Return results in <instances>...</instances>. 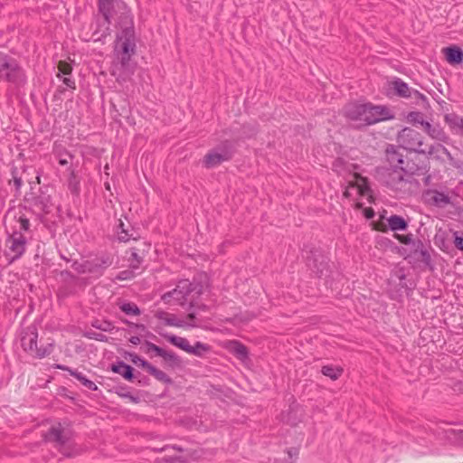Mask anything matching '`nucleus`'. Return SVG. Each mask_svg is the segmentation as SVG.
<instances>
[{
	"label": "nucleus",
	"instance_id": "1",
	"mask_svg": "<svg viewBox=\"0 0 463 463\" xmlns=\"http://www.w3.org/2000/svg\"><path fill=\"white\" fill-rule=\"evenodd\" d=\"M204 290V284L194 279L193 281L189 279H182L178 281L176 287L162 296V299L165 303H174L183 307L187 306L186 309L189 311L185 318H196L200 316L201 311H205L207 306L198 303L196 299L203 294Z\"/></svg>",
	"mask_w": 463,
	"mask_h": 463
},
{
	"label": "nucleus",
	"instance_id": "2",
	"mask_svg": "<svg viewBox=\"0 0 463 463\" xmlns=\"http://www.w3.org/2000/svg\"><path fill=\"white\" fill-rule=\"evenodd\" d=\"M377 180L396 197L404 198L417 191L419 182L407 168H376Z\"/></svg>",
	"mask_w": 463,
	"mask_h": 463
},
{
	"label": "nucleus",
	"instance_id": "3",
	"mask_svg": "<svg viewBox=\"0 0 463 463\" xmlns=\"http://www.w3.org/2000/svg\"><path fill=\"white\" fill-rule=\"evenodd\" d=\"M345 115L353 122L352 127L354 128H361L393 118V115L387 107L375 106L371 103L349 104L345 109Z\"/></svg>",
	"mask_w": 463,
	"mask_h": 463
},
{
	"label": "nucleus",
	"instance_id": "4",
	"mask_svg": "<svg viewBox=\"0 0 463 463\" xmlns=\"http://www.w3.org/2000/svg\"><path fill=\"white\" fill-rule=\"evenodd\" d=\"M38 325L34 321L30 325H25L22 323L21 333H20V341L21 345L27 354L35 358H44L50 355L53 351V345L52 343H48L45 345H38Z\"/></svg>",
	"mask_w": 463,
	"mask_h": 463
},
{
	"label": "nucleus",
	"instance_id": "5",
	"mask_svg": "<svg viewBox=\"0 0 463 463\" xmlns=\"http://www.w3.org/2000/svg\"><path fill=\"white\" fill-rule=\"evenodd\" d=\"M0 80L6 81L15 88L24 87L27 82L25 71L14 57L0 52Z\"/></svg>",
	"mask_w": 463,
	"mask_h": 463
},
{
	"label": "nucleus",
	"instance_id": "6",
	"mask_svg": "<svg viewBox=\"0 0 463 463\" xmlns=\"http://www.w3.org/2000/svg\"><path fill=\"white\" fill-rule=\"evenodd\" d=\"M396 140L399 146L404 150L421 155L426 154L428 146H424L422 135L411 128L406 127L399 131Z\"/></svg>",
	"mask_w": 463,
	"mask_h": 463
},
{
	"label": "nucleus",
	"instance_id": "7",
	"mask_svg": "<svg viewBox=\"0 0 463 463\" xmlns=\"http://www.w3.org/2000/svg\"><path fill=\"white\" fill-rule=\"evenodd\" d=\"M303 251L307 260V266L317 277L327 276L329 269V259L321 249L306 247Z\"/></svg>",
	"mask_w": 463,
	"mask_h": 463
},
{
	"label": "nucleus",
	"instance_id": "8",
	"mask_svg": "<svg viewBox=\"0 0 463 463\" xmlns=\"http://www.w3.org/2000/svg\"><path fill=\"white\" fill-rule=\"evenodd\" d=\"M45 439L50 442H54L55 446L61 452L70 457V448L71 446L72 431L69 428L63 427L61 423L53 425L50 428L44 436Z\"/></svg>",
	"mask_w": 463,
	"mask_h": 463
},
{
	"label": "nucleus",
	"instance_id": "9",
	"mask_svg": "<svg viewBox=\"0 0 463 463\" xmlns=\"http://www.w3.org/2000/svg\"><path fill=\"white\" fill-rule=\"evenodd\" d=\"M25 203L39 217L41 222L45 214L51 212L52 206L51 195L40 190L39 194H26L24 197Z\"/></svg>",
	"mask_w": 463,
	"mask_h": 463
},
{
	"label": "nucleus",
	"instance_id": "10",
	"mask_svg": "<svg viewBox=\"0 0 463 463\" xmlns=\"http://www.w3.org/2000/svg\"><path fill=\"white\" fill-rule=\"evenodd\" d=\"M115 54H135V30L133 25L126 26L117 35Z\"/></svg>",
	"mask_w": 463,
	"mask_h": 463
},
{
	"label": "nucleus",
	"instance_id": "11",
	"mask_svg": "<svg viewBox=\"0 0 463 463\" xmlns=\"http://www.w3.org/2000/svg\"><path fill=\"white\" fill-rule=\"evenodd\" d=\"M99 12L102 14V33L99 34V31L92 33V39L94 42L102 41L110 33L109 25L111 24L113 0H99Z\"/></svg>",
	"mask_w": 463,
	"mask_h": 463
},
{
	"label": "nucleus",
	"instance_id": "12",
	"mask_svg": "<svg viewBox=\"0 0 463 463\" xmlns=\"http://www.w3.org/2000/svg\"><path fill=\"white\" fill-rule=\"evenodd\" d=\"M422 201L430 206L445 208L451 203V197L448 192L429 188L422 192Z\"/></svg>",
	"mask_w": 463,
	"mask_h": 463
},
{
	"label": "nucleus",
	"instance_id": "13",
	"mask_svg": "<svg viewBox=\"0 0 463 463\" xmlns=\"http://www.w3.org/2000/svg\"><path fill=\"white\" fill-rule=\"evenodd\" d=\"M114 257L110 253H101L93 259L87 260L89 274L94 277H101L105 270L113 264Z\"/></svg>",
	"mask_w": 463,
	"mask_h": 463
},
{
	"label": "nucleus",
	"instance_id": "14",
	"mask_svg": "<svg viewBox=\"0 0 463 463\" xmlns=\"http://www.w3.org/2000/svg\"><path fill=\"white\" fill-rule=\"evenodd\" d=\"M420 125L423 128V131L430 138L447 145H450L452 143V139L439 124H431L427 120H421Z\"/></svg>",
	"mask_w": 463,
	"mask_h": 463
},
{
	"label": "nucleus",
	"instance_id": "15",
	"mask_svg": "<svg viewBox=\"0 0 463 463\" xmlns=\"http://www.w3.org/2000/svg\"><path fill=\"white\" fill-rule=\"evenodd\" d=\"M9 250L14 253L13 260L19 259L25 251L26 239L20 232H14L6 241Z\"/></svg>",
	"mask_w": 463,
	"mask_h": 463
},
{
	"label": "nucleus",
	"instance_id": "16",
	"mask_svg": "<svg viewBox=\"0 0 463 463\" xmlns=\"http://www.w3.org/2000/svg\"><path fill=\"white\" fill-rule=\"evenodd\" d=\"M400 146L394 145H388L385 149L386 160L390 166L388 168H406L404 166V155L401 151Z\"/></svg>",
	"mask_w": 463,
	"mask_h": 463
},
{
	"label": "nucleus",
	"instance_id": "17",
	"mask_svg": "<svg viewBox=\"0 0 463 463\" xmlns=\"http://www.w3.org/2000/svg\"><path fill=\"white\" fill-rule=\"evenodd\" d=\"M444 143L438 142L436 144H432L428 146L426 150V156L429 157L435 158L437 160H443V156L447 157L449 163L452 161L454 157L451 153L445 147Z\"/></svg>",
	"mask_w": 463,
	"mask_h": 463
},
{
	"label": "nucleus",
	"instance_id": "18",
	"mask_svg": "<svg viewBox=\"0 0 463 463\" xmlns=\"http://www.w3.org/2000/svg\"><path fill=\"white\" fill-rule=\"evenodd\" d=\"M142 245L145 246V250H141L138 247H133L131 249L130 269H138L140 265L143 263L146 254L150 249V243L143 241Z\"/></svg>",
	"mask_w": 463,
	"mask_h": 463
},
{
	"label": "nucleus",
	"instance_id": "19",
	"mask_svg": "<svg viewBox=\"0 0 463 463\" xmlns=\"http://www.w3.org/2000/svg\"><path fill=\"white\" fill-rule=\"evenodd\" d=\"M444 121L449 126L452 134L463 137V117L456 113H449L444 116Z\"/></svg>",
	"mask_w": 463,
	"mask_h": 463
},
{
	"label": "nucleus",
	"instance_id": "20",
	"mask_svg": "<svg viewBox=\"0 0 463 463\" xmlns=\"http://www.w3.org/2000/svg\"><path fill=\"white\" fill-rule=\"evenodd\" d=\"M387 222L388 226L381 228L380 231L383 232H387L388 230L392 232H405L409 227L407 220L397 214H392L387 218Z\"/></svg>",
	"mask_w": 463,
	"mask_h": 463
},
{
	"label": "nucleus",
	"instance_id": "21",
	"mask_svg": "<svg viewBox=\"0 0 463 463\" xmlns=\"http://www.w3.org/2000/svg\"><path fill=\"white\" fill-rule=\"evenodd\" d=\"M446 61L450 65H458L463 61V51L457 45H450L442 50Z\"/></svg>",
	"mask_w": 463,
	"mask_h": 463
},
{
	"label": "nucleus",
	"instance_id": "22",
	"mask_svg": "<svg viewBox=\"0 0 463 463\" xmlns=\"http://www.w3.org/2000/svg\"><path fill=\"white\" fill-rule=\"evenodd\" d=\"M389 87L390 90L398 97L405 99H409V97H411L410 94L412 88H410L409 85L400 78H395L393 80L390 81Z\"/></svg>",
	"mask_w": 463,
	"mask_h": 463
},
{
	"label": "nucleus",
	"instance_id": "23",
	"mask_svg": "<svg viewBox=\"0 0 463 463\" xmlns=\"http://www.w3.org/2000/svg\"><path fill=\"white\" fill-rule=\"evenodd\" d=\"M212 150L216 152L218 155L223 156L226 159L231 160L236 151L235 142L229 139L222 140L212 148Z\"/></svg>",
	"mask_w": 463,
	"mask_h": 463
},
{
	"label": "nucleus",
	"instance_id": "24",
	"mask_svg": "<svg viewBox=\"0 0 463 463\" xmlns=\"http://www.w3.org/2000/svg\"><path fill=\"white\" fill-rule=\"evenodd\" d=\"M58 369L68 372L71 376L75 377L83 386L91 391H96L98 389L95 383L89 380L82 373L78 372L77 370H73L66 365L58 364Z\"/></svg>",
	"mask_w": 463,
	"mask_h": 463
},
{
	"label": "nucleus",
	"instance_id": "25",
	"mask_svg": "<svg viewBox=\"0 0 463 463\" xmlns=\"http://www.w3.org/2000/svg\"><path fill=\"white\" fill-rule=\"evenodd\" d=\"M227 349L239 360L244 362L249 358L248 348L239 341L232 340L227 344Z\"/></svg>",
	"mask_w": 463,
	"mask_h": 463
},
{
	"label": "nucleus",
	"instance_id": "26",
	"mask_svg": "<svg viewBox=\"0 0 463 463\" xmlns=\"http://www.w3.org/2000/svg\"><path fill=\"white\" fill-rule=\"evenodd\" d=\"M228 161L230 160L226 159V157H224L223 156L218 155L216 152L210 149L208 153L203 156V165L205 168L211 169L220 165L223 162Z\"/></svg>",
	"mask_w": 463,
	"mask_h": 463
},
{
	"label": "nucleus",
	"instance_id": "27",
	"mask_svg": "<svg viewBox=\"0 0 463 463\" xmlns=\"http://www.w3.org/2000/svg\"><path fill=\"white\" fill-rule=\"evenodd\" d=\"M112 372L120 374L125 380L132 381L135 377L134 368L123 361H118L111 364Z\"/></svg>",
	"mask_w": 463,
	"mask_h": 463
},
{
	"label": "nucleus",
	"instance_id": "28",
	"mask_svg": "<svg viewBox=\"0 0 463 463\" xmlns=\"http://www.w3.org/2000/svg\"><path fill=\"white\" fill-rule=\"evenodd\" d=\"M143 368L146 369V372L152 376H154L157 381L166 384L173 383V380L165 372L156 368L150 363L143 362Z\"/></svg>",
	"mask_w": 463,
	"mask_h": 463
},
{
	"label": "nucleus",
	"instance_id": "29",
	"mask_svg": "<svg viewBox=\"0 0 463 463\" xmlns=\"http://www.w3.org/2000/svg\"><path fill=\"white\" fill-rule=\"evenodd\" d=\"M162 336L175 346L187 352H194L190 349V344L186 338L176 336L172 334H161Z\"/></svg>",
	"mask_w": 463,
	"mask_h": 463
},
{
	"label": "nucleus",
	"instance_id": "30",
	"mask_svg": "<svg viewBox=\"0 0 463 463\" xmlns=\"http://www.w3.org/2000/svg\"><path fill=\"white\" fill-rule=\"evenodd\" d=\"M119 64V69L126 74H133L134 66L131 65V57L134 54H115Z\"/></svg>",
	"mask_w": 463,
	"mask_h": 463
},
{
	"label": "nucleus",
	"instance_id": "31",
	"mask_svg": "<svg viewBox=\"0 0 463 463\" xmlns=\"http://www.w3.org/2000/svg\"><path fill=\"white\" fill-rule=\"evenodd\" d=\"M161 357L168 364L169 367L178 368L182 366V359L173 351L165 350Z\"/></svg>",
	"mask_w": 463,
	"mask_h": 463
},
{
	"label": "nucleus",
	"instance_id": "32",
	"mask_svg": "<svg viewBox=\"0 0 463 463\" xmlns=\"http://www.w3.org/2000/svg\"><path fill=\"white\" fill-rule=\"evenodd\" d=\"M118 308L127 316L137 317L140 315V309L133 302L121 301L118 304Z\"/></svg>",
	"mask_w": 463,
	"mask_h": 463
},
{
	"label": "nucleus",
	"instance_id": "33",
	"mask_svg": "<svg viewBox=\"0 0 463 463\" xmlns=\"http://www.w3.org/2000/svg\"><path fill=\"white\" fill-rule=\"evenodd\" d=\"M321 373L331 380H336L341 376L343 369L337 366L325 365L322 367Z\"/></svg>",
	"mask_w": 463,
	"mask_h": 463
},
{
	"label": "nucleus",
	"instance_id": "34",
	"mask_svg": "<svg viewBox=\"0 0 463 463\" xmlns=\"http://www.w3.org/2000/svg\"><path fill=\"white\" fill-rule=\"evenodd\" d=\"M165 322L166 326L175 327L188 328L200 326L196 320H165Z\"/></svg>",
	"mask_w": 463,
	"mask_h": 463
},
{
	"label": "nucleus",
	"instance_id": "35",
	"mask_svg": "<svg viewBox=\"0 0 463 463\" xmlns=\"http://www.w3.org/2000/svg\"><path fill=\"white\" fill-rule=\"evenodd\" d=\"M410 95L411 97H409V99H414L418 106L422 108H427L429 106L428 98L417 90L412 89Z\"/></svg>",
	"mask_w": 463,
	"mask_h": 463
},
{
	"label": "nucleus",
	"instance_id": "36",
	"mask_svg": "<svg viewBox=\"0 0 463 463\" xmlns=\"http://www.w3.org/2000/svg\"><path fill=\"white\" fill-rule=\"evenodd\" d=\"M145 346L146 353L150 354L151 357L154 355L161 357L165 352V349L148 341H146Z\"/></svg>",
	"mask_w": 463,
	"mask_h": 463
},
{
	"label": "nucleus",
	"instance_id": "37",
	"mask_svg": "<svg viewBox=\"0 0 463 463\" xmlns=\"http://www.w3.org/2000/svg\"><path fill=\"white\" fill-rule=\"evenodd\" d=\"M118 240L120 241H128L130 239L137 240L133 232H129L128 230L125 229L124 223L120 221L118 227Z\"/></svg>",
	"mask_w": 463,
	"mask_h": 463
},
{
	"label": "nucleus",
	"instance_id": "38",
	"mask_svg": "<svg viewBox=\"0 0 463 463\" xmlns=\"http://www.w3.org/2000/svg\"><path fill=\"white\" fill-rule=\"evenodd\" d=\"M129 327V331L131 333H135L137 334V335L138 336H146V334H148L146 326L144 325H141V324H134L128 320H125Z\"/></svg>",
	"mask_w": 463,
	"mask_h": 463
},
{
	"label": "nucleus",
	"instance_id": "39",
	"mask_svg": "<svg viewBox=\"0 0 463 463\" xmlns=\"http://www.w3.org/2000/svg\"><path fill=\"white\" fill-rule=\"evenodd\" d=\"M91 326L104 332H110L115 327L110 320H93Z\"/></svg>",
	"mask_w": 463,
	"mask_h": 463
},
{
	"label": "nucleus",
	"instance_id": "40",
	"mask_svg": "<svg viewBox=\"0 0 463 463\" xmlns=\"http://www.w3.org/2000/svg\"><path fill=\"white\" fill-rule=\"evenodd\" d=\"M241 130H242V134H241L242 138H250L253 136H255L258 132L257 127L254 124L243 125L241 128Z\"/></svg>",
	"mask_w": 463,
	"mask_h": 463
},
{
	"label": "nucleus",
	"instance_id": "41",
	"mask_svg": "<svg viewBox=\"0 0 463 463\" xmlns=\"http://www.w3.org/2000/svg\"><path fill=\"white\" fill-rule=\"evenodd\" d=\"M190 349L194 350V352H187L188 354L201 356L203 351L208 350V346L201 342H196L194 346L190 345Z\"/></svg>",
	"mask_w": 463,
	"mask_h": 463
},
{
	"label": "nucleus",
	"instance_id": "42",
	"mask_svg": "<svg viewBox=\"0 0 463 463\" xmlns=\"http://www.w3.org/2000/svg\"><path fill=\"white\" fill-rule=\"evenodd\" d=\"M58 70H59L58 77H60V74L70 75L72 71V67L70 63H68L64 61H60L58 63Z\"/></svg>",
	"mask_w": 463,
	"mask_h": 463
},
{
	"label": "nucleus",
	"instance_id": "43",
	"mask_svg": "<svg viewBox=\"0 0 463 463\" xmlns=\"http://www.w3.org/2000/svg\"><path fill=\"white\" fill-rule=\"evenodd\" d=\"M71 267L80 274L89 273L87 260H84L83 262L74 261Z\"/></svg>",
	"mask_w": 463,
	"mask_h": 463
},
{
	"label": "nucleus",
	"instance_id": "44",
	"mask_svg": "<svg viewBox=\"0 0 463 463\" xmlns=\"http://www.w3.org/2000/svg\"><path fill=\"white\" fill-rule=\"evenodd\" d=\"M135 270L136 269H125V270H122L120 271L118 275H117V279L118 280H128V279H133L136 274H135Z\"/></svg>",
	"mask_w": 463,
	"mask_h": 463
},
{
	"label": "nucleus",
	"instance_id": "45",
	"mask_svg": "<svg viewBox=\"0 0 463 463\" xmlns=\"http://www.w3.org/2000/svg\"><path fill=\"white\" fill-rule=\"evenodd\" d=\"M394 237L402 244L411 246L414 241L412 234H395Z\"/></svg>",
	"mask_w": 463,
	"mask_h": 463
},
{
	"label": "nucleus",
	"instance_id": "46",
	"mask_svg": "<svg viewBox=\"0 0 463 463\" xmlns=\"http://www.w3.org/2000/svg\"><path fill=\"white\" fill-rule=\"evenodd\" d=\"M454 245L457 249L463 251V232L459 233L458 232H455L454 234Z\"/></svg>",
	"mask_w": 463,
	"mask_h": 463
},
{
	"label": "nucleus",
	"instance_id": "47",
	"mask_svg": "<svg viewBox=\"0 0 463 463\" xmlns=\"http://www.w3.org/2000/svg\"><path fill=\"white\" fill-rule=\"evenodd\" d=\"M420 255V260L425 263L426 265H430V262H431V257H430V254L428 250V249L425 247L423 248L419 253Z\"/></svg>",
	"mask_w": 463,
	"mask_h": 463
},
{
	"label": "nucleus",
	"instance_id": "48",
	"mask_svg": "<svg viewBox=\"0 0 463 463\" xmlns=\"http://www.w3.org/2000/svg\"><path fill=\"white\" fill-rule=\"evenodd\" d=\"M411 251L414 255H417L423 248H425V245L423 241L420 240H414L412 244L411 245Z\"/></svg>",
	"mask_w": 463,
	"mask_h": 463
},
{
	"label": "nucleus",
	"instance_id": "49",
	"mask_svg": "<svg viewBox=\"0 0 463 463\" xmlns=\"http://www.w3.org/2000/svg\"><path fill=\"white\" fill-rule=\"evenodd\" d=\"M409 119L411 122L420 124L421 120H424L423 115L420 112H411L409 114Z\"/></svg>",
	"mask_w": 463,
	"mask_h": 463
},
{
	"label": "nucleus",
	"instance_id": "50",
	"mask_svg": "<svg viewBox=\"0 0 463 463\" xmlns=\"http://www.w3.org/2000/svg\"><path fill=\"white\" fill-rule=\"evenodd\" d=\"M20 230L24 232H28L30 230V221L26 217L21 216L19 218Z\"/></svg>",
	"mask_w": 463,
	"mask_h": 463
},
{
	"label": "nucleus",
	"instance_id": "51",
	"mask_svg": "<svg viewBox=\"0 0 463 463\" xmlns=\"http://www.w3.org/2000/svg\"><path fill=\"white\" fill-rule=\"evenodd\" d=\"M130 361L136 364L137 366H141L143 368V362H146L145 359L141 358L137 354H129Z\"/></svg>",
	"mask_w": 463,
	"mask_h": 463
},
{
	"label": "nucleus",
	"instance_id": "52",
	"mask_svg": "<svg viewBox=\"0 0 463 463\" xmlns=\"http://www.w3.org/2000/svg\"><path fill=\"white\" fill-rule=\"evenodd\" d=\"M12 176H13L14 184L15 186V189H16V191H19L22 186L23 181H22L21 177H19L17 175V172H16L15 168L12 171Z\"/></svg>",
	"mask_w": 463,
	"mask_h": 463
},
{
	"label": "nucleus",
	"instance_id": "53",
	"mask_svg": "<svg viewBox=\"0 0 463 463\" xmlns=\"http://www.w3.org/2000/svg\"><path fill=\"white\" fill-rule=\"evenodd\" d=\"M449 165L456 168L460 174L463 175V161L459 159L452 158V161L449 162Z\"/></svg>",
	"mask_w": 463,
	"mask_h": 463
},
{
	"label": "nucleus",
	"instance_id": "54",
	"mask_svg": "<svg viewBox=\"0 0 463 463\" xmlns=\"http://www.w3.org/2000/svg\"><path fill=\"white\" fill-rule=\"evenodd\" d=\"M62 81H63V83H64L67 87H69V88H71V89H75V88H76V86H75V81H74L72 79H71V78L64 77V78H63V80H62Z\"/></svg>",
	"mask_w": 463,
	"mask_h": 463
},
{
	"label": "nucleus",
	"instance_id": "55",
	"mask_svg": "<svg viewBox=\"0 0 463 463\" xmlns=\"http://www.w3.org/2000/svg\"><path fill=\"white\" fill-rule=\"evenodd\" d=\"M119 395L130 399L133 402H137L139 400L137 397L133 396L130 392H123L120 393Z\"/></svg>",
	"mask_w": 463,
	"mask_h": 463
},
{
	"label": "nucleus",
	"instance_id": "56",
	"mask_svg": "<svg viewBox=\"0 0 463 463\" xmlns=\"http://www.w3.org/2000/svg\"><path fill=\"white\" fill-rule=\"evenodd\" d=\"M69 186L71 193L77 194L79 192L78 183H73L71 179L70 180Z\"/></svg>",
	"mask_w": 463,
	"mask_h": 463
},
{
	"label": "nucleus",
	"instance_id": "57",
	"mask_svg": "<svg viewBox=\"0 0 463 463\" xmlns=\"http://www.w3.org/2000/svg\"><path fill=\"white\" fill-rule=\"evenodd\" d=\"M129 342L135 345L140 344L141 340H140V336L138 335H132L130 338H129Z\"/></svg>",
	"mask_w": 463,
	"mask_h": 463
},
{
	"label": "nucleus",
	"instance_id": "58",
	"mask_svg": "<svg viewBox=\"0 0 463 463\" xmlns=\"http://www.w3.org/2000/svg\"><path fill=\"white\" fill-rule=\"evenodd\" d=\"M96 333L95 331L93 330H87L85 333H84V336L90 338V339H94V336L96 335Z\"/></svg>",
	"mask_w": 463,
	"mask_h": 463
},
{
	"label": "nucleus",
	"instance_id": "59",
	"mask_svg": "<svg viewBox=\"0 0 463 463\" xmlns=\"http://www.w3.org/2000/svg\"><path fill=\"white\" fill-rule=\"evenodd\" d=\"M102 29H103V27H102V21H99L98 20L97 23H96V28L93 31V33L99 31V33L100 34L102 33Z\"/></svg>",
	"mask_w": 463,
	"mask_h": 463
},
{
	"label": "nucleus",
	"instance_id": "60",
	"mask_svg": "<svg viewBox=\"0 0 463 463\" xmlns=\"http://www.w3.org/2000/svg\"><path fill=\"white\" fill-rule=\"evenodd\" d=\"M94 339L98 341H105L107 337L102 333H96Z\"/></svg>",
	"mask_w": 463,
	"mask_h": 463
},
{
	"label": "nucleus",
	"instance_id": "61",
	"mask_svg": "<svg viewBox=\"0 0 463 463\" xmlns=\"http://www.w3.org/2000/svg\"><path fill=\"white\" fill-rule=\"evenodd\" d=\"M431 182V176L429 175L423 178V183L425 185H429Z\"/></svg>",
	"mask_w": 463,
	"mask_h": 463
},
{
	"label": "nucleus",
	"instance_id": "62",
	"mask_svg": "<svg viewBox=\"0 0 463 463\" xmlns=\"http://www.w3.org/2000/svg\"><path fill=\"white\" fill-rule=\"evenodd\" d=\"M59 164L61 165H66L68 164V161H67V159L61 158L59 160Z\"/></svg>",
	"mask_w": 463,
	"mask_h": 463
},
{
	"label": "nucleus",
	"instance_id": "63",
	"mask_svg": "<svg viewBox=\"0 0 463 463\" xmlns=\"http://www.w3.org/2000/svg\"><path fill=\"white\" fill-rule=\"evenodd\" d=\"M176 459H178V458L177 457H173V456H171L170 458H169V460H176Z\"/></svg>",
	"mask_w": 463,
	"mask_h": 463
},
{
	"label": "nucleus",
	"instance_id": "64",
	"mask_svg": "<svg viewBox=\"0 0 463 463\" xmlns=\"http://www.w3.org/2000/svg\"><path fill=\"white\" fill-rule=\"evenodd\" d=\"M137 247L140 248L141 250H145V246L142 245V242Z\"/></svg>",
	"mask_w": 463,
	"mask_h": 463
}]
</instances>
